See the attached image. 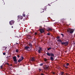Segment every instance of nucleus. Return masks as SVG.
Here are the masks:
<instances>
[{
    "label": "nucleus",
    "instance_id": "nucleus-35",
    "mask_svg": "<svg viewBox=\"0 0 75 75\" xmlns=\"http://www.w3.org/2000/svg\"><path fill=\"white\" fill-rule=\"evenodd\" d=\"M1 68H3V66H1Z\"/></svg>",
    "mask_w": 75,
    "mask_h": 75
},
{
    "label": "nucleus",
    "instance_id": "nucleus-3",
    "mask_svg": "<svg viewBox=\"0 0 75 75\" xmlns=\"http://www.w3.org/2000/svg\"><path fill=\"white\" fill-rule=\"evenodd\" d=\"M67 31L68 32H69L70 34H72L74 33V30L69 28L67 30Z\"/></svg>",
    "mask_w": 75,
    "mask_h": 75
},
{
    "label": "nucleus",
    "instance_id": "nucleus-45",
    "mask_svg": "<svg viewBox=\"0 0 75 75\" xmlns=\"http://www.w3.org/2000/svg\"><path fill=\"white\" fill-rule=\"evenodd\" d=\"M66 75H68V74H66Z\"/></svg>",
    "mask_w": 75,
    "mask_h": 75
},
{
    "label": "nucleus",
    "instance_id": "nucleus-19",
    "mask_svg": "<svg viewBox=\"0 0 75 75\" xmlns=\"http://www.w3.org/2000/svg\"><path fill=\"white\" fill-rule=\"evenodd\" d=\"M51 47L47 48V51H49V50H51Z\"/></svg>",
    "mask_w": 75,
    "mask_h": 75
},
{
    "label": "nucleus",
    "instance_id": "nucleus-21",
    "mask_svg": "<svg viewBox=\"0 0 75 75\" xmlns=\"http://www.w3.org/2000/svg\"><path fill=\"white\" fill-rule=\"evenodd\" d=\"M57 39H59L60 38V37L59 36H58L57 37Z\"/></svg>",
    "mask_w": 75,
    "mask_h": 75
},
{
    "label": "nucleus",
    "instance_id": "nucleus-33",
    "mask_svg": "<svg viewBox=\"0 0 75 75\" xmlns=\"http://www.w3.org/2000/svg\"><path fill=\"white\" fill-rule=\"evenodd\" d=\"M18 18H20V16H18Z\"/></svg>",
    "mask_w": 75,
    "mask_h": 75
},
{
    "label": "nucleus",
    "instance_id": "nucleus-41",
    "mask_svg": "<svg viewBox=\"0 0 75 75\" xmlns=\"http://www.w3.org/2000/svg\"><path fill=\"white\" fill-rule=\"evenodd\" d=\"M53 74H55V73L53 72Z\"/></svg>",
    "mask_w": 75,
    "mask_h": 75
},
{
    "label": "nucleus",
    "instance_id": "nucleus-18",
    "mask_svg": "<svg viewBox=\"0 0 75 75\" xmlns=\"http://www.w3.org/2000/svg\"><path fill=\"white\" fill-rule=\"evenodd\" d=\"M64 72L63 71H62L61 72V75H64Z\"/></svg>",
    "mask_w": 75,
    "mask_h": 75
},
{
    "label": "nucleus",
    "instance_id": "nucleus-6",
    "mask_svg": "<svg viewBox=\"0 0 75 75\" xmlns=\"http://www.w3.org/2000/svg\"><path fill=\"white\" fill-rule=\"evenodd\" d=\"M14 21H10L9 24L10 25H13V24H14Z\"/></svg>",
    "mask_w": 75,
    "mask_h": 75
},
{
    "label": "nucleus",
    "instance_id": "nucleus-37",
    "mask_svg": "<svg viewBox=\"0 0 75 75\" xmlns=\"http://www.w3.org/2000/svg\"><path fill=\"white\" fill-rule=\"evenodd\" d=\"M48 4V6H51V5H50V4Z\"/></svg>",
    "mask_w": 75,
    "mask_h": 75
},
{
    "label": "nucleus",
    "instance_id": "nucleus-5",
    "mask_svg": "<svg viewBox=\"0 0 75 75\" xmlns=\"http://www.w3.org/2000/svg\"><path fill=\"white\" fill-rule=\"evenodd\" d=\"M39 30L40 33H45V30L44 28L39 29Z\"/></svg>",
    "mask_w": 75,
    "mask_h": 75
},
{
    "label": "nucleus",
    "instance_id": "nucleus-2",
    "mask_svg": "<svg viewBox=\"0 0 75 75\" xmlns=\"http://www.w3.org/2000/svg\"><path fill=\"white\" fill-rule=\"evenodd\" d=\"M13 61H14L15 64H17V58L16 57L14 56L13 57Z\"/></svg>",
    "mask_w": 75,
    "mask_h": 75
},
{
    "label": "nucleus",
    "instance_id": "nucleus-26",
    "mask_svg": "<svg viewBox=\"0 0 75 75\" xmlns=\"http://www.w3.org/2000/svg\"><path fill=\"white\" fill-rule=\"evenodd\" d=\"M23 17H25V14H23Z\"/></svg>",
    "mask_w": 75,
    "mask_h": 75
},
{
    "label": "nucleus",
    "instance_id": "nucleus-22",
    "mask_svg": "<svg viewBox=\"0 0 75 75\" xmlns=\"http://www.w3.org/2000/svg\"><path fill=\"white\" fill-rule=\"evenodd\" d=\"M23 16H21L20 17V19L21 20H22V19H23Z\"/></svg>",
    "mask_w": 75,
    "mask_h": 75
},
{
    "label": "nucleus",
    "instance_id": "nucleus-29",
    "mask_svg": "<svg viewBox=\"0 0 75 75\" xmlns=\"http://www.w3.org/2000/svg\"><path fill=\"white\" fill-rule=\"evenodd\" d=\"M3 54L4 55H6V53H5V52L3 53Z\"/></svg>",
    "mask_w": 75,
    "mask_h": 75
},
{
    "label": "nucleus",
    "instance_id": "nucleus-4",
    "mask_svg": "<svg viewBox=\"0 0 75 75\" xmlns=\"http://www.w3.org/2000/svg\"><path fill=\"white\" fill-rule=\"evenodd\" d=\"M47 54L48 56H52V57H54V54L52 53H49V52H48L47 53Z\"/></svg>",
    "mask_w": 75,
    "mask_h": 75
},
{
    "label": "nucleus",
    "instance_id": "nucleus-28",
    "mask_svg": "<svg viewBox=\"0 0 75 75\" xmlns=\"http://www.w3.org/2000/svg\"><path fill=\"white\" fill-rule=\"evenodd\" d=\"M69 64L68 63H67L66 64V65L67 66H68V65H69Z\"/></svg>",
    "mask_w": 75,
    "mask_h": 75
},
{
    "label": "nucleus",
    "instance_id": "nucleus-25",
    "mask_svg": "<svg viewBox=\"0 0 75 75\" xmlns=\"http://www.w3.org/2000/svg\"><path fill=\"white\" fill-rule=\"evenodd\" d=\"M21 58H22V59H21L22 60H23V59H24V57H21Z\"/></svg>",
    "mask_w": 75,
    "mask_h": 75
},
{
    "label": "nucleus",
    "instance_id": "nucleus-38",
    "mask_svg": "<svg viewBox=\"0 0 75 75\" xmlns=\"http://www.w3.org/2000/svg\"><path fill=\"white\" fill-rule=\"evenodd\" d=\"M6 64H7V65H9V64H8V63H7Z\"/></svg>",
    "mask_w": 75,
    "mask_h": 75
},
{
    "label": "nucleus",
    "instance_id": "nucleus-24",
    "mask_svg": "<svg viewBox=\"0 0 75 75\" xmlns=\"http://www.w3.org/2000/svg\"><path fill=\"white\" fill-rule=\"evenodd\" d=\"M61 35H62V37L64 36V34H63L62 33H61Z\"/></svg>",
    "mask_w": 75,
    "mask_h": 75
},
{
    "label": "nucleus",
    "instance_id": "nucleus-39",
    "mask_svg": "<svg viewBox=\"0 0 75 75\" xmlns=\"http://www.w3.org/2000/svg\"><path fill=\"white\" fill-rule=\"evenodd\" d=\"M7 49V47H6L5 48V50H6V49Z\"/></svg>",
    "mask_w": 75,
    "mask_h": 75
},
{
    "label": "nucleus",
    "instance_id": "nucleus-11",
    "mask_svg": "<svg viewBox=\"0 0 75 75\" xmlns=\"http://www.w3.org/2000/svg\"><path fill=\"white\" fill-rule=\"evenodd\" d=\"M50 60L51 61H54V58L52 57L51 56L50 58Z\"/></svg>",
    "mask_w": 75,
    "mask_h": 75
},
{
    "label": "nucleus",
    "instance_id": "nucleus-9",
    "mask_svg": "<svg viewBox=\"0 0 75 75\" xmlns=\"http://www.w3.org/2000/svg\"><path fill=\"white\" fill-rule=\"evenodd\" d=\"M47 31H52V29L51 28H47Z\"/></svg>",
    "mask_w": 75,
    "mask_h": 75
},
{
    "label": "nucleus",
    "instance_id": "nucleus-43",
    "mask_svg": "<svg viewBox=\"0 0 75 75\" xmlns=\"http://www.w3.org/2000/svg\"><path fill=\"white\" fill-rule=\"evenodd\" d=\"M11 28H13V26H12L11 27Z\"/></svg>",
    "mask_w": 75,
    "mask_h": 75
},
{
    "label": "nucleus",
    "instance_id": "nucleus-32",
    "mask_svg": "<svg viewBox=\"0 0 75 75\" xmlns=\"http://www.w3.org/2000/svg\"><path fill=\"white\" fill-rule=\"evenodd\" d=\"M47 34V35H50V33H48Z\"/></svg>",
    "mask_w": 75,
    "mask_h": 75
},
{
    "label": "nucleus",
    "instance_id": "nucleus-8",
    "mask_svg": "<svg viewBox=\"0 0 75 75\" xmlns=\"http://www.w3.org/2000/svg\"><path fill=\"white\" fill-rule=\"evenodd\" d=\"M30 47L28 46H25V49L26 50H28V51H29V50H28V49H30Z\"/></svg>",
    "mask_w": 75,
    "mask_h": 75
},
{
    "label": "nucleus",
    "instance_id": "nucleus-7",
    "mask_svg": "<svg viewBox=\"0 0 75 75\" xmlns=\"http://www.w3.org/2000/svg\"><path fill=\"white\" fill-rule=\"evenodd\" d=\"M42 50V47H39V50H38V53H41V51Z\"/></svg>",
    "mask_w": 75,
    "mask_h": 75
},
{
    "label": "nucleus",
    "instance_id": "nucleus-31",
    "mask_svg": "<svg viewBox=\"0 0 75 75\" xmlns=\"http://www.w3.org/2000/svg\"><path fill=\"white\" fill-rule=\"evenodd\" d=\"M39 71H41V70H42V69H39Z\"/></svg>",
    "mask_w": 75,
    "mask_h": 75
},
{
    "label": "nucleus",
    "instance_id": "nucleus-40",
    "mask_svg": "<svg viewBox=\"0 0 75 75\" xmlns=\"http://www.w3.org/2000/svg\"><path fill=\"white\" fill-rule=\"evenodd\" d=\"M10 65V66H12V64H11Z\"/></svg>",
    "mask_w": 75,
    "mask_h": 75
},
{
    "label": "nucleus",
    "instance_id": "nucleus-15",
    "mask_svg": "<svg viewBox=\"0 0 75 75\" xmlns=\"http://www.w3.org/2000/svg\"><path fill=\"white\" fill-rule=\"evenodd\" d=\"M30 47H32L33 46V45H32V44H31V43H30L28 45Z\"/></svg>",
    "mask_w": 75,
    "mask_h": 75
},
{
    "label": "nucleus",
    "instance_id": "nucleus-44",
    "mask_svg": "<svg viewBox=\"0 0 75 75\" xmlns=\"http://www.w3.org/2000/svg\"><path fill=\"white\" fill-rule=\"evenodd\" d=\"M18 44V43H16V44Z\"/></svg>",
    "mask_w": 75,
    "mask_h": 75
},
{
    "label": "nucleus",
    "instance_id": "nucleus-42",
    "mask_svg": "<svg viewBox=\"0 0 75 75\" xmlns=\"http://www.w3.org/2000/svg\"><path fill=\"white\" fill-rule=\"evenodd\" d=\"M40 28H41V26H40Z\"/></svg>",
    "mask_w": 75,
    "mask_h": 75
},
{
    "label": "nucleus",
    "instance_id": "nucleus-30",
    "mask_svg": "<svg viewBox=\"0 0 75 75\" xmlns=\"http://www.w3.org/2000/svg\"><path fill=\"white\" fill-rule=\"evenodd\" d=\"M17 57H18V58H20V56L18 55H17Z\"/></svg>",
    "mask_w": 75,
    "mask_h": 75
},
{
    "label": "nucleus",
    "instance_id": "nucleus-12",
    "mask_svg": "<svg viewBox=\"0 0 75 75\" xmlns=\"http://www.w3.org/2000/svg\"><path fill=\"white\" fill-rule=\"evenodd\" d=\"M44 60L45 62H47V61H48V59H46V58H44Z\"/></svg>",
    "mask_w": 75,
    "mask_h": 75
},
{
    "label": "nucleus",
    "instance_id": "nucleus-13",
    "mask_svg": "<svg viewBox=\"0 0 75 75\" xmlns=\"http://www.w3.org/2000/svg\"><path fill=\"white\" fill-rule=\"evenodd\" d=\"M57 41H58V42H62V40H61V39H58L57 40Z\"/></svg>",
    "mask_w": 75,
    "mask_h": 75
},
{
    "label": "nucleus",
    "instance_id": "nucleus-16",
    "mask_svg": "<svg viewBox=\"0 0 75 75\" xmlns=\"http://www.w3.org/2000/svg\"><path fill=\"white\" fill-rule=\"evenodd\" d=\"M21 61H23V60L21 59H19L18 60V62H21Z\"/></svg>",
    "mask_w": 75,
    "mask_h": 75
},
{
    "label": "nucleus",
    "instance_id": "nucleus-10",
    "mask_svg": "<svg viewBox=\"0 0 75 75\" xmlns=\"http://www.w3.org/2000/svg\"><path fill=\"white\" fill-rule=\"evenodd\" d=\"M11 57V55L10 54H8V55H7V58H9V57Z\"/></svg>",
    "mask_w": 75,
    "mask_h": 75
},
{
    "label": "nucleus",
    "instance_id": "nucleus-14",
    "mask_svg": "<svg viewBox=\"0 0 75 75\" xmlns=\"http://www.w3.org/2000/svg\"><path fill=\"white\" fill-rule=\"evenodd\" d=\"M31 61H35V58L34 57L32 58L31 59Z\"/></svg>",
    "mask_w": 75,
    "mask_h": 75
},
{
    "label": "nucleus",
    "instance_id": "nucleus-1",
    "mask_svg": "<svg viewBox=\"0 0 75 75\" xmlns=\"http://www.w3.org/2000/svg\"><path fill=\"white\" fill-rule=\"evenodd\" d=\"M61 44H62V45H64L65 46H68L69 44V42H62Z\"/></svg>",
    "mask_w": 75,
    "mask_h": 75
},
{
    "label": "nucleus",
    "instance_id": "nucleus-27",
    "mask_svg": "<svg viewBox=\"0 0 75 75\" xmlns=\"http://www.w3.org/2000/svg\"><path fill=\"white\" fill-rule=\"evenodd\" d=\"M64 67L66 68H67V69L68 68V67L66 66H64Z\"/></svg>",
    "mask_w": 75,
    "mask_h": 75
},
{
    "label": "nucleus",
    "instance_id": "nucleus-23",
    "mask_svg": "<svg viewBox=\"0 0 75 75\" xmlns=\"http://www.w3.org/2000/svg\"><path fill=\"white\" fill-rule=\"evenodd\" d=\"M43 65V63H41L40 64V66H42Z\"/></svg>",
    "mask_w": 75,
    "mask_h": 75
},
{
    "label": "nucleus",
    "instance_id": "nucleus-36",
    "mask_svg": "<svg viewBox=\"0 0 75 75\" xmlns=\"http://www.w3.org/2000/svg\"><path fill=\"white\" fill-rule=\"evenodd\" d=\"M41 75H44V74H43L42 73H41Z\"/></svg>",
    "mask_w": 75,
    "mask_h": 75
},
{
    "label": "nucleus",
    "instance_id": "nucleus-34",
    "mask_svg": "<svg viewBox=\"0 0 75 75\" xmlns=\"http://www.w3.org/2000/svg\"><path fill=\"white\" fill-rule=\"evenodd\" d=\"M35 35H37V33H35Z\"/></svg>",
    "mask_w": 75,
    "mask_h": 75
},
{
    "label": "nucleus",
    "instance_id": "nucleus-20",
    "mask_svg": "<svg viewBox=\"0 0 75 75\" xmlns=\"http://www.w3.org/2000/svg\"><path fill=\"white\" fill-rule=\"evenodd\" d=\"M19 51H18V49H16V52H18Z\"/></svg>",
    "mask_w": 75,
    "mask_h": 75
},
{
    "label": "nucleus",
    "instance_id": "nucleus-17",
    "mask_svg": "<svg viewBox=\"0 0 75 75\" xmlns=\"http://www.w3.org/2000/svg\"><path fill=\"white\" fill-rule=\"evenodd\" d=\"M44 69H48V67H45L44 68Z\"/></svg>",
    "mask_w": 75,
    "mask_h": 75
}]
</instances>
